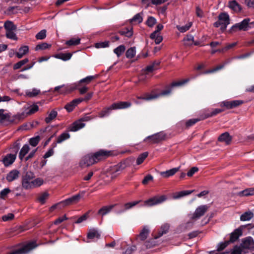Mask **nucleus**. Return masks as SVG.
Wrapping results in <instances>:
<instances>
[{
	"label": "nucleus",
	"mask_w": 254,
	"mask_h": 254,
	"mask_svg": "<svg viewBox=\"0 0 254 254\" xmlns=\"http://www.w3.org/2000/svg\"><path fill=\"white\" fill-rule=\"evenodd\" d=\"M112 152L110 151H107L104 149H101L93 154H88L84 156L80 164L81 167L89 166L98 162L105 159L111 155Z\"/></svg>",
	"instance_id": "obj_1"
},
{
	"label": "nucleus",
	"mask_w": 254,
	"mask_h": 254,
	"mask_svg": "<svg viewBox=\"0 0 254 254\" xmlns=\"http://www.w3.org/2000/svg\"><path fill=\"white\" fill-rule=\"evenodd\" d=\"M140 201L141 200H137L127 202L125 203L124 205L115 204L108 206H104L98 210L97 214L103 216L110 213L112 209L115 207H116V213L117 214H121L130 209H131L132 207L138 204Z\"/></svg>",
	"instance_id": "obj_2"
},
{
	"label": "nucleus",
	"mask_w": 254,
	"mask_h": 254,
	"mask_svg": "<svg viewBox=\"0 0 254 254\" xmlns=\"http://www.w3.org/2000/svg\"><path fill=\"white\" fill-rule=\"evenodd\" d=\"M189 81V79H185L179 81L173 82L165 90L162 91L160 93H154V91H152L150 94L149 93H145L143 96H137L138 99H141L146 101H150L155 99L160 96H165L168 95L171 92V88L176 86H179L185 84Z\"/></svg>",
	"instance_id": "obj_3"
},
{
	"label": "nucleus",
	"mask_w": 254,
	"mask_h": 254,
	"mask_svg": "<svg viewBox=\"0 0 254 254\" xmlns=\"http://www.w3.org/2000/svg\"><path fill=\"white\" fill-rule=\"evenodd\" d=\"M76 89H77L80 94L82 95L87 92L88 88L86 86H83L82 84H79V82H78L69 86H65L64 85L56 86L54 89V91L60 94H66L71 92Z\"/></svg>",
	"instance_id": "obj_4"
},
{
	"label": "nucleus",
	"mask_w": 254,
	"mask_h": 254,
	"mask_svg": "<svg viewBox=\"0 0 254 254\" xmlns=\"http://www.w3.org/2000/svg\"><path fill=\"white\" fill-rule=\"evenodd\" d=\"M250 21L251 19L249 18L244 19L241 22L236 23L233 25L229 30V32L232 33L237 30L246 31L251 29L254 24V21L251 22Z\"/></svg>",
	"instance_id": "obj_5"
},
{
	"label": "nucleus",
	"mask_w": 254,
	"mask_h": 254,
	"mask_svg": "<svg viewBox=\"0 0 254 254\" xmlns=\"http://www.w3.org/2000/svg\"><path fill=\"white\" fill-rule=\"evenodd\" d=\"M230 24V17L226 12H221L218 16V20L213 24L215 27H220V30L224 32L228 26Z\"/></svg>",
	"instance_id": "obj_6"
},
{
	"label": "nucleus",
	"mask_w": 254,
	"mask_h": 254,
	"mask_svg": "<svg viewBox=\"0 0 254 254\" xmlns=\"http://www.w3.org/2000/svg\"><path fill=\"white\" fill-rule=\"evenodd\" d=\"M80 197L81 196L79 194H75L69 198H68L64 200L60 201V202L53 205L51 207V210L52 211L56 208L62 209L66 206L71 205L73 203H76L79 201Z\"/></svg>",
	"instance_id": "obj_7"
},
{
	"label": "nucleus",
	"mask_w": 254,
	"mask_h": 254,
	"mask_svg": "<svg viewBox=\"0 0 254 254\" xmlns=\"http://www.w3.org/2000/svg\"><path fill=\"white\" fill-rule=\"evenodd\" d=\"M35 178L34 173L31 171H27L23 175L22 177V187L28 190L31 189V182H32L33 179Z\"/></svg>",
	"instance_id": "obj_8"
},
{
	"label": "nucleus",
	"mask_w": 254,
	"mask_h": 254,
	"mask_svg": "<svg viewBox=\"0 0 254 254\" xmlns=\"http://www.w3.org/2000/svg\"><path fill=\"white\" fill-rule=\"evenodd\" d=\"M167 200L165 195H155L144 201V205L147 206H152L160 204Z\"/></svg>",
	"instance_id": "obj_9"
},
{
	"label": "nucleus",
	"mask_w": 254,
	"mask_h": 254,
	"mask_svg": "<svg viewBox=\"0 0 254 254\" xmlns=\"http://www.w3.org/2000/svg\"><path fill=\"white\" fill-rule=\"evenodd\" d=\"M37 247L35 242H31L8 254H25Z\"/></svg>",
	"instance_id": "obj_10"
},
{
	"label": "nucleus",
	"mask_w": 254,
	"mask_h": 254,
	"mask_svg": "<svg viewBox=\"0 0 254 254\" xmlns=\"http://www.w3.org/2000/svg\"><path fill=\"white\" fill-rule=\"evenodd\" d=\"M166 138V134L163 132H160L147 136L144 139V141H146L147 140H149V142L151 143H158L163 140H165Z\"/></svg>",
	"instance_id": "obj_11"
},
{
	"label": "nucleus",
	"mask_w": 254,
	"mask_h": 254,
	"mask_svg": "<svg viewBox=\"0 0 254 254\" xmlns=\"http://www.w3.org/2000/svg\"><path fill=\"white\" fill-rule=\"evenodd\" d=\"M26 117V116L24 113L17 114L13 116H11L9 114H6V118L5 121L8 122L9 124H17Z\"/></svg>",
	"instance_id": "obj_12"
},
{
	"label": "nucleus",
	"mask_w": 254,
	"mask_h": 254,
	"mask_svg": "<svg viewBox=\"0 0 254 254\" xmlns=\"http://www.w3.org/2000/svg\"><path fill=\"white\" fill-rule=\"evenodd\" d=\"M209 206L208 205H202L196 208L194 212L191 219L192 220H196L199 219L208 211Z\"/></svg>",
	"instance_id": "obj_13"
},
{
	"label": "nucleus",
	"mask_w": 254,
	"mask_h": 254,
	"mask_svg": "<svg viewBox=\"0 0 254 254\" xmlns=\"http://www.w3.org/2000/svg\"><path fill=\"white\" fill-rule=\"evenodd\" d=\"M240 246L243 249H249L252 252H254V241L251 237H248L243 239Z\"/></svg>",
	"instance_id": "obj_14"
},
{
	"label": "nucleus",
	"mask_w": 254,
	"mask_h": 254,
	"mask_svg": "<svg viewBox=\"0 0 254 254\" xmlns=\"http://www.w3.org/2000/svg\"><path fill=\"white\" fill-rule=\"evenodd\" d=\"M243 101L242 100H234L232 101H224L223 102L221 106L222 107H225L227 109H233L236 108L239 105L242 104Z\"/></svg>",
	"instance_id": "obj_15"
},
{
	"label": "nucleus",
	"mask_w": 254,
	"mask_h": 254,
	"mask_svg": "<svg viewBox=\"0 0 254 254\" xmlns=\"http://www.w3.org/2000/svg\"><path fill=\"white\" fill-rule=\"evenodd\" d=\"M133 161L134 159L131 158H128L122 161L117 165L116 170V172L122 171L126 167L129 166Z\"/></svg>",
	"instance_id": "obj_16"
},
{
	"label": "nucleus",
	"mask_w": 254,
	"mask_h": 254,
	"mask_svg": "<svg viewBox=\"0 0 254 254\" xmlns=\"http://www.w3.org/2000/svg\"><path fill=\"white\" fill-rule=\"evenodd\" d=\"M131 104L129 102L120 101L114 103L112 104V108L114 110L124 109L130 107Z\"/></svg>",
	"instance_id": "obj_17"
},
{
	"label": "nucleus",
	"mask_w": 254,
	"mask_h": 254,
	"mask_svg": "<svg viewBox=\"0 0 254 254\" xmlns=\"http://www.w3.org/2000/svg\"><path fill=\"white\" fill-rule=\"evenodd\" d=\"M242 230L240 228L236 229L231 233L230 240L227 241L230 244L237 241L239 237L242 235Z\"/></svg>",
	"instance_id": "obj_18"
},
{
	"label": "nucleus",
	"mask_w": 254,
	"mask_h": 254,
	"mask_svg": "<svg viewBox=\"0 0 254 254\" xmlns=\"http://www.w3.org/2000/svg\"><path fill=\"white\" fill-rule=\"evenodd\" d=\"M16 158V154H8L3 157L2 162L5 167H8L15 161Z\"/></svg>",
	"instance_id": "obj_19"
},
{
	"label": "nucleus",
	"mask_w": 254,
	"mask_h": 254,
	"mask_svg": "<svg viewBox=\"0 0 254 254\" xmlns=\"http://www.w3.org/2000/svg\"><path fill=\"white\" fill-rule=\"evenodd\" d=\"M232 137L228 132L222 133L218 137V140L219 142H225L226 144L229 145L232 141Z\"/></svg>",
	"instance_id": "obj_20"
},
{
	"label": "nucleus",
	"mask_w": 254,
	"mask_h": 254,
	"mask_svg": "<svg viewBox=\"0 0 254 254\" xmlns=\"http://www.w3.org/2000/svg\"><path fill=\"white\" fill-rule=\"evenodd\" d=\"M19 174L17 170H12L7 174L6 179L8 182H11L18 178Z\"/></svg>",
	"instance_id": "obj_21"
},
{
	"label": "nucleus",
	"mask_w": 254,
	"mask_h": 254,
	"mask_svg": "<svg viewBox=\"0 0 254 254\" xmlns=\"http://www.w3.org/2000/svg\"><path fill=\"white\" fill-rule=\"evenodd\" d=\"M85 124L81 123L79 121L73 123L68 128L69 131H76L83 128L85 126Z\"/></svg>",
	"instance_id": "obj_22"
},
{
	"label": "nucleus",
	"mask_w": 254,
	"mask_h": 254,
	"mask_svg": "<svg viewBox=\"0 0 254 254\" xmlns=\"http://www.w3.org/2000/svg\"><path fill=\"white\" fill-rule=\"evenodd\" d=\"M80 99H75L73 100L70 102L67 103L64 107V108L68 112H70L73 111L74 108L79 104L81 103Z\"/></svg>",
	"instance_id": "obj_23"
},
{
	"label": "nucleus",
	"mask_w": 254,
	"mask_h": 254,
	"mask_svg": "<svg viewBox=\"0 0 254 254\" xmlns=\"http://www.w3.org/2000/svg\"><path fill=\"white\" fill-rule=\"evenodd\" d=\"M170 226L168 224L166 223L162 225L159 230L157 235H155L154 236V239H157L161 236H162L164 234H166L169 229Z\"/></svg>",
	"instance_id": "obj_24"
},
{
	"label": "nucleus",
	"mask_w": 254,
	"mask_h": 254,
	"mask_svg": "<svg viewBox=\"0 0 254 254\" xmlns=\"http://www.w3.org/2000/svg\"><path fill=\"white\" fill-rule=\"evenodd\" d=\"M180 167L174 168L171 169L166 170V171L161 172V175L164 178H169L175 175L178 171H179Z\"/></svg>",
	"instance_id": "obj_25"
},
{
	"label": "nucleus",
	"mask_w": 254,
	"mask_h": 254,
	"mask_svg": "<svg viewBox=\"0 0 254 254\" xmlns=\"http://www.w3.org/2000/svg\"><path fill=\"white\" fill-rule=\"evenodd\" d=\"M114 110L112 108V105L107 107L104 108L98 114V117L100 118H104L109 116L111 111Z\"/></svg>",
	"instance_id": "obj_26"
},
{
	"label": "nucleus",
	"mask_w": 254,
	"mask_h": 254,
	"mask_svg": "<svg viewBox=\"0 0 254 254\" xmlns=\"http://www.w3.org/2000/svg\"><path fill=\"white\" fill-rule=\"evenodd\" d=\"M228 6L235 12H240L242 9V6L237 2L236 0L230 1L228 3Z\"/></svg>",
	"instance_id": "obj_27"
},
{
	"label": "nucleus",
	"mask_w": 254,
	"mask_h": 254,
	"mask_svg": "<svg viewBox=\"0 0 254 254\" xmlns=\"http://www.w3.org/2000/svg\"><path fill=\"white\" fill-rule=\"evenodd\" d=\"M118 33L123 36L130 38L132 36L133 31L132 27H125L119 30Z\"/></svg>",
	"instance_id": "obj_28"
},
{
	"label": "nucleus",
	"mask_w": 254,
	"mask_h": 254,
	"mask_svg": "<svg viewBox=\"0 0 254 254\" xmlns=\"http://www.w3.org/2000/svg\"><path fill=\"white\" fill-rule=\"evenodd\" d=\"M87 237L89 239H99L100 237V234L97 230L93 228L89 230Z\"/></svg>",
	"instance_id": "obj_29"
},
{
	"label": "nucleus",
	"mask_w": 254,
	"mask_h": 254,
	"mask_svg": "<svg viewBox=\"0 0 254 254\" xmlns=\"http://www.w3.org/2000/svg\"><path fill=\"white\" fill-rule=\"evenodd\" d=\"M30 147L28 144H24L21 150H20L19 153V158L20 160H23L26 155V154L29 151Z\"/></svg>",
	"instance_id": "obj_30"
},
{
	"label": "nucleus",
	"mask_w": 254,
	"mask_h": 254,
	"mask_svg": "<svg viewBox=\"0 0 254 254\" xmlns=\"http://www.w3.org/2000/svg\"><path fill=\"white\" fill-rule=\"evenodd\" d=\"M72 55V54L70 53L65 54L61 53L55 55L54 57L57 59H61L64 61H66L71 59Z\"/></svg>",
	"instance_id": "obj_31"
},
{
	"label": "nucleus",
	"mask_w": 254,
	"mask_h": 254,
	"mask_svg": "<svg viewBox=\"0 0 254 254\" xmlns=\"http://www.w3.org/2000/svg\"><path fill=\"white\" fill-rule=\"evenodd\" d=\"M238 195L240 196H250L254 195V188H250L239 191Z\"/></svg>",
	"instance_id": "obj_32"
},
{
	"label": "nucleus",
	"mask_w": 254,
	"mask_h": 254,
	"mask_svg": "<svg viewBox=\"0 0 254 254\" xmlns=\"http://www.w3.org/2000/svg\"><path fill=\"white\" fill-rule=\"evenodd\" d=\"M29 51V48L27 46H24L20 48L18 52H16V55L19 59L21 58L24 55H25Z\"/></svg>",
	"instance_id": "obj_33"
},
{
	"label": "nucleus",
	"mask_w": 254,
	"mask_h": 254,
	"mask_svg": "<svg viewBox=\"0 0 254 254\" xmlns=\"http://www.w3.org/2000/svg\"><path fill=\"white\" fill-rule=\"evenodd\" d=\"M254 216V214L252 211H247L241 215L240 220L243 221H249L253 218Z\"/></svg>",
	"instance_id": "obj_34"
},
{
	"label": "nucleus",
	"mask_w": 254,
	"mask_h": 254,
	"mask_svg": "<svg viewBox=\"0 0 254 254\" xmlns=\"http://www.w3.org/2000/svg\"><path fill=\"white\" fill-rule=\"evenodd\" d=\"M149 233V231L148 229L146 227H144L138 235V238H139L140 240L144 241L147 238Z\"/></svg>",
	"instance_id": "obj_35"
},
{
	"label": "nucleus",
	"mask_w": 254,
	"mask_h": 254,
	"mask_svg": "<svg viewBox=\"0 0 254 254\" xmlns=\"http://www.w3.org/2000/svg\"><path fill=\"white\" fill-rule=\"evenodd\" d=\"M4 27L6 30V32L9 31H14L16 29V26L13 23L10 21L7 20L4 24Z\"/></svg>",
	"instance_id": "obj_36"
},
{
	"label": "nucleus",
	"mask_w": 254,
	"mask_h": 254,
	"mask_svg": "<svg viewBox=\"0 0 254 254\" xmlns=\"http://www.w3.org/2000/svg\"><path fill=\"white\" fill-rule=\"evenodd\" d=\"M193 190H183L181 191H179L176 192L173 197L175 199H178L181 198V197L189 195L191 194Z\"/></svg>",
	"instance_id": "obj_37"
},
{
	"label": "nucleus",
	"mask_w": 254,
	"mask_h": 254,
	"mask_svg": "<svg viewBox=\"0 0 254 254\" xmlns=\"http://www.w3.org/2000/svg\"><path fill=\"white\" fill-rule=\"evenodd\" d=\"M80 43V39L79 38H72L66 41L65 44L68 46H76Z\"/></svg>",
	"instance_id": "obj_38"
},
{
	"label": "nucleus",
	"mask_w": 254,
	"mask_h": 254,
	"mask_svg": "<svg viewBox=\"0 0 254 254\" xmlns=\"http://www.w3.org/2000/svg\"><path fill=\"white\" fill-rule=\"evenodd\" d=\"M126 47L124 45H121L114 50V53L117 56L120 57L125 51Z\"/></svg>",
	"instance_id": "obj_39"
},
{
	"label": "nucleus",
	"mask_w": 254,
	"mask_h": 254,
	"mask_svg": "<svg viewBox=\"0 0 254 254\" xmlns=\"http://www.w3.org/2000/svg\"><path fill=\"white\" fill-rule=\"evenodd\" d=\"M57 112L53 110L51 111L48 117L45 118V121L47 124L51 123V122L54 120L57 116Z\"/></svg>",
	"instance_id": "obj_40"
},
{
	"label": "nucleus",
	"mask_w": 254,
	"mask_h": 254,
	"mask_svg": "<svg viewBox=\"0 0 254 254\" xmlns=\"http://www.w3.org/2000/svg\"><path fill=\"white\" fill-rule=\"evenodd\" d=\"M70 134L67 132H64L63 133H62L57 138V143H61L64 141L69 138L70 137Z\"/></svg>",
	"instance_id": "obj_41"
},
{
	"label": "nucleus",
	"mask_w": 254,
	"mask_h": 254,
	"mask_svg": "<svg viewBox=\"0 0 254 254\" xmlns=\"http://www.w3.org/2000/svg\"><path fill=\"white\" fill-rule=\"evenodd\" d=\"M135 47H130L127 51L126 53V56L128 59H132L135 55Z\"/></svg>",
	"instance_id": "obj_42"
},
{
	"label": "nucleus",
	"mask_w": 254,
	"mask_h": 254,
	"mask_svg": "<svg viewBox=\"0 0 254 254\" xmlns=\"http://www.w3.org/2000/svg\"><path fill=\"white\" fill-rule=\"evenodd\" d=\"M90 211H87L84 214L80 216V217L78 218L77 217V219L74 221V223L75 224H80L83 222L84 221H85L87 219V218L89 217Z\"/></svg>",
	"instance_id": "obj_43"
},
{
	"label": "nucleus",
	"mask_w": 254,
	"mask_h": 254,
	"mask_svg": "<svg viewBox=\"0 0 254 254\" xmlns=\"http://www.w3.org/2000/svg\"><path fill=\"white\" fill-rule=\"evenodd\" d=\"M143 18L141 15L140 13H137L135 14L130 20V22H136L138 23H140L142 22Z\"/></svg>",
	"instance_id": "obj_44"
},
{
	"label": "nucleus",
	"mask_w": 254,
	"mask_h": 254,
	"mask_svg": "<svg viewBox=\"0 0 254 254\" xmlns=\"http://www.w3.org/2000/svg\"><path fill=\"white\" fill-rule=\"evenodd\" d=\"M156 19L155 17L152 16L148 17L145 24L149 27H152L156 23Z\"/></svg>",
	"instance_id": "obj_45"
},
{
	"label": "nucleus",
	"mask_w": 254,
	"mask_h": 254,
	"mask_svg": "<svg viewBox=\"0 0 254 254\" xmlns=\"http://www.w3.org/2000/svg\"><path fill=\"white\" fill-rule=\"evenodd\" d=\"M148 153L147 152H144L140 154L136 159V164H141L145 158L148 156Z\"/></svg>",
	"instance_id": "obj_46"
},
{
	"label": "nucleus",
	"mask_w": 254,
	"mask_h": 254,
	"mask_svg": "<svg viewBox=\"0 0 254 254\" xmlns=\"http://www.w3.org/2000/svg\"><path fill=\"white\" fill-rule=\"evenodd\" d=\"M43 183V181L40 178H37L33 180L32 182H31V189L39 187L41 186Z\"/></svg>",
	"instance_id": "obj_47"
},
{
	"label": "nucleus",
	"mask_w": 254,
	"mask_h": 254,
	"mask_svg": "<svg viewBox=\"0 0 254 254\" xmlns=\"http://www.w3.org/2000/svg\"><path fill=\"white\" fill-rule=\"evenodd\" d=\"M11 190L9 188H5L0 191V198L5 200Z\"/></svg>",
	"instance_id": "obj_48"
},
{
	"label": "nucleus",
	"mask_w": 254,
	"mask_h": 254,
	"mask_svg": "<svg viewBox=\"0 0 254 254\" xmlns=\"http://www.w3.org/2000/svg\"><path fill=\"white\" fill-rule=\"evenodd\" d=\"M20 10L19 6H13L9 7L6 10V13L9 15L17 13L18 10Z\"/></svg>",
	"instance_id": "obj_49"
},
{
	"label": "nucleus",
	"mask_w": 254,
	"mask_h": 254,
	"mask_svg": "<svg viewBox=\"0 0 254 254\" xmlns=\"http://www.w3.org/2000/svg\"><path fill=\"white\" fill-rule=\"evenodd\" d=\"M51 47V44H49L47 43H42V44L37 45L35 47V50L38 51L39 50H46L49 49Z\"/></svg>",
	"instance_id": "obj_50"
},
{
	"label": "nucleus",
	"mask_w": 254,
	"mask_h": 254,
	"mask_svg": "<svg viewBox=\"0 0 254 254\" xmlns=\"http://www.w3.org/2000/svg\"><path fill=\"white\" fill-rule=\"evenodd\" d=\"M40 140V137L38 135L36 137L31 138L29 140V142L31 146L35 147L38 145Z\"/></svg>",
	"instance_id": "obj_51"
},
{
	"label": "nucleus",
	"mask_w": 254,
	"mask_h": 254,
	"mask_svg": "<svg viewBox=\"0 0 254 254\" xmlns=\"http://www.w3.org/2000/svg\"><path fill=\"white\" fill-rule=\"evenodd\" d=\"M28 62V59H25L24 60H22L21 61H20L19 62H17L13 65V69H18L20 68L22 65L26 64Z\"/></svg>",
	"instance_id": "obj_52"
},
{
	"label": "nucleus",
	"mask_w": 254,
	"mask_h": 254,
	"mask_svg": "<svg viewBox=\"0 0 254 254\" xmlns=\"http://www.w3.org/2000/svg\"><path fill=\"white\" fill-rule=\"evenodd\" d=\"M243 250L240 246L235 245L231 250L230 254H242Z\"/></svg>",
	"instance_id": "obj_53"
},
{
	"label": "nucleus",
	"mask_w": 254,
	"mask_h": 254,
	"mask_svg": "<svg viewBox=\"0 0 254 254\" xmlns=\"http://www.w3.org/2000/svg\"><path fill=\"white\" fill-rule=\"evenodd\" d=\"M20 146V143L17 140L12 145V147H11L12 152L14 153L13 154H16V156H17V153L19 149Z\"/></svg>",
	"instance_id": "obj_54"
},
{
	"label": "nucleus",
	"mask_w": 254,
	"mask_h": 254,
	"mask_svg": "<svg viewBox=\"0 0 254 254\" xmlns=\"http://www.w3.org/2000/svg\"><path fill=\"white\" fill-rule=\"evenodd\" d=\"M109 43L110 42L109 41L98 42L95 44V47L97 48H104L109 47Z\"/></svg>",
	"instance_id": "obj_55"
},
{
	"label": "nucleus",
	"mask_w": 254,
	"mask_h": 254,
	"mask_svg": "<svg viewBox=\"0 0 254 254\" xmlns=\"http://www.w3.org/2000/svg\"><path fill=\"white\" fill-rule=\"evenodd\" d=\"M40 92V90L36 88H33L31 91H27L26 95L29 97H33L38 95Z\"/></svg>",
	"instance_id": "obj_56"
},
{
	"label": "nucleus",
	"mask_w": 254,
	"mask_h": 254,
	"mask_svg": "<svg viewBox=\"0 0 254 254\" xmlns=\"http://www.w3.org/2000/svg\"><path fill=\"white\" fill-rule=\"evenodd\" d=\"M192 24L191 23H189L187 24L186 25L182 26H177V29L179 31H180L182 33H184L186 32L187 31L189 30V29L191 26Z\"/></svg>",
	"instance_id": "obj_57"
},
{
	"label": "nucleus",
	"mask_w": 254,
	"mask_h": 254,
	"mask_svg": "<svg viewBox=\"0 0 254 254\" xmlns=\"http://www.w3.org/2000/svg\"><path fill=\"white\" fill-rule=\"evenodd\" d=\"M200 120L198 119H191L187 121L186 123V127L187 128H189L190 127L193 126L197 122L199 121Z\"/></svg>",
	"instance_id": "obj_58"
},
{
	"label": "nucleus",
	"mask_w": 254,
	"mask_h": 254,
	"mask_svg": "<svg viewBox=\"0 0 254 254\" xmlns=\"http://www.w3.org/2000/svg\"><path fill=\"white\" fill-rule=\"evenodd\" d=\"M95 76H88L84 78L81 79L78 82L80 84H88L93 79H95Z\"/></svg>",
	"instance_id": "obj_59"
},
{
	"label": "nucleus",
	"mask_w": 254,
	"mask_h": 254,
	"mask_svg": "<svg viewBox=\"0 0 254 254\" xmlns=\"http://www.w3.org/2000/svg\"><path fill=\"white\" fill-rule=\"evenodd\" d=\"M38 109L39 107L37 105H33L30 107L29 111L26 113V116H27V115H30L31 114H34L35 113L38 111Z\"/></svg>",
	"instance_id": "obj_60"
},
{
	"label": "nucleus",
	"mask_w": 254,
	"mask_h": 254,
	"mask_svg": "<svg viewBox=\"0 0 254 254\" xmlns=\"http://www.w3.org/2000/svg\"><path fill=\"white\" fill-rule=\"evenodd\" d=\"M227 64V63H225L223 64L219 65L216 66L215 67L212 68V69L206 70L205 72V73H212V72L217 71L219 70H220V69H222L224 67L225 65Z\"/></svg>",
	"instance_id": "obj_61"
},
{
	"label": "nucleus",
	"mask_w": 254,
	"mask_h": 254,
	"mask_svg": "<svg viewBox=\"0 0 254 254\" xmlns=\"http://www.w3.org/2000/svg\"><path fill=\"white\" fill-rule=\"evenodd\" d=\"M46 37V30L44 29L41 30L36 35V38L38 40H43Z\"/></svg>",
	"instance_id": "obj_62"
},
{
	"label": "nucleus",
	"mask_w": 254,
	"mask_h": 254,
	"mask_svg": "<svg viewBox=\"0 0 254 254\" xmlns=\"http://www.w3.org/2000/svg\"><path fill=\"white\" fill-rule=\"evenodd\" d=\"M237 45V43L235 42V43H231V44H228L227 45H226L225 47L222 48V49H219L218 51H219V52H224L228 50H230L232 48H233V47H234L236 45Z\"/></svg>",
	"instance_id": "obj_63"
},
{
	"label": "nucleus",
	"mask_w": 254,
	"mask_h": 254,
	"mask_svg": "<svg viewBox=\"0 0 254 254\" xmlns=\"http://www.w3.org/2000/svg\"><path fill=\"white\" fill-rule=\"evenodd\" d=\"M6 37L10 39L16 40L17 38L16 34L14 33V31H9L6 32Z\"/></svg>",
	"instance_id": "obj_64"
}]
</instances>
